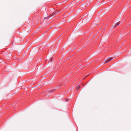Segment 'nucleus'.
<instances>
[{
  "instance_id": "obj_4",
  "label": "nucleus",
  "mask_w": 131,
  "mask_h": 131,
  "mask_svg": "<svg viewBox=\"0 0 131 131\" xmlns=\"http://www.w3.org/2000/svg\"><path fill=\"white\" fill-rule=\"evenodd\" d=\"M50 15H49V16H48V17H45V19H47V18H48L49 17H50Z\"/></svg>"
},
{
  "instance_id": "obj_6",
  "label": "nucleus",
  "mask_w": 131,
  "mask_h": 131,
  "mask_svg": "<svg viewBox=\"0 0 131 131\" xmlns=\"http://www.w3.org/2000/svg\"><path fill=\"white\" fill-rule=\"evenodd\" d=\"M58 13L60 12L58 10Z\"/></svg>"
},
{
  "instance_id": "obj_1",
  "label": "nucleus",
  "mask_w": 131,
  "mask_h": 131,
  "mask_svg": "<svg viewBox=\"0 0 131 131\" xmlns=\"http://www.w3.org/2000/svg\"><path fill=\"white\" fill-rule=\"evenodd\" d=\"M112 58H111L108 59V60H106L105 61V64L106 63L108 62H110L111 60H112Z\"/></svg>"
},
{
  "instance_id": "obj_3",
  "label": "nucleus",
  "mask_w": 131,
  "mask_h": 131,
  "mask_svg": "<svg viewBox=\"0 0 131 131\" xmlns=\"http://www.w3.org/2000/svg\"><path fill=\"white\" fill-rule=\"evenodd\" d=\"M80 88V86H78V87L77 89V90H78L79 89V88Z\"/></svg>"
},
{
  "instance_id": "obj_5",
  "label": "nucleus",
  "mask_w": 131,
  "mask_h": 131,
  "mask_svg": "<svg viewBox=\"0 0 131 131\" xmlns=\"http://www.w3.org/2000/svg\"><path fill=\"white\" fill-rule=\"evenodd\" d=\"M68 99H66V101H68Z\"/></svg>"
},
{
  "instance_id": "obj_2",
  "label": "nucleus",
  "mask_w": 131,
  "mask_h": 131,
  "mask_svg": "<svg viewBox=\"0 0 131 131\" xmlns=\"http://www.w3.org/2000/svg\"><path fill=\"white\" fill-rule=\"evenodd\" d=\"M120 24V23H119V22H118L117 23L116 25H115V27H116L118 26V25H119Z\"/></svg>"
}]
</instances>
